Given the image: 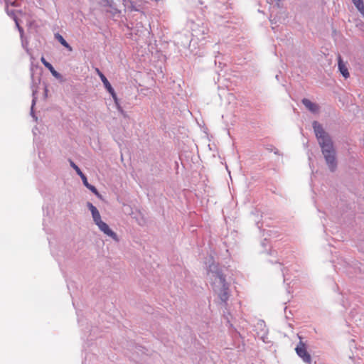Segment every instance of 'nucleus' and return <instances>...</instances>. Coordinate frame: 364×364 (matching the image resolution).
<instances>
[{
  "label": "nucleus",
  "mask_w": 364,
  "mask_h": 364,
  "mask_svg": "<svg viewBox=\"0 0 364 364\" xmlns=\"http://www.w3.org/2000/svg\"><path fill=\"white\" fill-rule=\"evenodd\" d=\"M297 355L304 360V362L310 364L311 362V358L310 354L306 350V345L304 342L300 341L299 344L295 348Z\"/></svg>",
  "instance_id": "7ed1b4c3"
},
{
  "label": "nucleus",
  "mask_w": 364,
  "mask_h": 364,
  "mask_svg": "<svg viewBox=\"0 0 364 364\" xmlns=\"http://www.w3.org/2000/svg\"><path fill=\"white\" fill-rule=\"evenodd\" d=\"M96 72H97V73L99 75H100V73H102L100 72V70L98 68H97V69H96Z\"/></svg>",
  "instance_id": "4468645a"
},
{
  "label": "nucleus",
  "mask_w": 364,
  "mask_h": 364,
  "mask_svg": "<svg viewBox=\"0 0 364 364\" xmlns=\"http://www.w3.org/2000/svg\"><path fill=\"white\" fill-rule=\"evenodd\" d=\"M55 38L58 41L66 48H68L70 51L72 50L71 46L66 42V41L63 38V37L59 33L55 34Z\"/></svg>",
  "instance_id": "9d476101"
},
{
  "label": "nucleus",
  "mask_w": 364,
  "mask_h": 364,
  "mask_svg": "<svg viewBox=\"0 0 364 364\" xmlns=\"http://www.w3.org/2000/svg\"><path fill=\"white\" fill-rule=\"evenodd\" d=\"M302 103L309 110L312 112H316L318 110V106L316 104L312 102L309 99H303Z\"/></svg>",
  "instance_id": "1a4fd4ad"
},
{
  "label": "nucleus",
  "mask_w": 364,
  "mask_h": 364,
  "mask_svg": "<svg viewBox=\"0 0 364 364\" xmlns=\"http://www.w3.org/2000/svg\"><path fill=\"white\" fill-rule=\"evenodd\" d=\"M312 126L326 162L329 169L331 171H334L337 166V162L336 151L331 138L318 122L314 121Z\"/></svg>",
  "instance_id": "f257e3e1"
},
{
  "label": "nucleus",
  "mask_w": 364,
  "mask_h": 364,
  "mask_svg": "<svg viewBox=\"0 0 364 364\" xmlns=\"http://www.w3.org/2000/svg\"><path fill=\"white\" fill-rule=\"evenodd\" d=\"M100 77L102 82H103V84H104L105 88L107 89V90L111 94V95L113 97L114 100L117 104V95H116L114 89L112 88L111 84L109 83V82L107 79V77L104 75L103 73H100Z\"/></svg>",
  "instance_id": "20e7f679"
},
{
  "label": "nucleus",
  "mask_w": 364,
  "mask_h": 364,
  "mask_svg": "<svg viewBox=\"0 0 364 364\" xmlns=\"http://www.w3.org/2000/svg\"><path fill=\"white\" fill-rule=\"evenodd\" d=\"M353 3L360 12L364 14V4L363 0H352Z\"/></svg>",
  "instance_id": "9b49d317"
},
{
  "label": "nucleus",
  "mask_w": 364,
  "mask_h": 364,
  "mask_svg": "<svg viewBox=\"0 0 364 364\" xmlns=\"http://www.w3.org/2000/svg\"><path fill=\"white\" fill-rule=\"evenodd\" d=\"M46 68H47L50 70V72L54 77H59V75H60L59 73L54 69V68L50 63L46 64Z\"/></svg>",
  "instance_id": "f8f14e48"
},
{
  "label": "nucleus",
  "mask_w": 364,
  "mask_h": 364,
  "mask_svg": "<svg viewBox=\"0 0 364 364\" xmlns=\"http://www.w3.org/2000/svg\"><path fill=\"white\" fill-rule=\"evenodd\" d=\"M70 164L71 167H73L75 169V171H76L77 175L80 176L85 186H86L89 190H90L98 198H102L101 194L98 192V191L94 186H92L88 183L87 177L81 171L80 168L72 160H70Z\"/></svg>",
  "instance_id": "f03ea898"
},
{
  "label": "nucleus",
  "mask_w": 364,
  "mask_h": 364,
  "mask_svg": "<svg viewBox=\"0 0 364 364\" xmlns=\"http://www.w3.org/2000/svg\"><path fill=\"white\" fill-rule=\"evenodd\" d=\"M41 61L42 62V63L44 65L45 67H46V64L49 63L48 61H46V60L45 59L44 57H41Z\"/></svg>",
  "instance_id": "ddd939ff"
},
{
  "label": "nucleus",
  "mask_w": 364,
  "mask_h": 364,
  "mask_svg": "<svg viewBox=\"0 0 364 364\" xmlns=\"http://www.w3.org/2000/svg\"><path fill=\"white\" fill-rule=\"evenodd\" d=\"M338 69L342 74V75L345 78H348L350 75L348 68L346 67V64L343 61L341 55L338 56Z\"/></svg>",
  "instance_id": "6e6552de"
},
{
  "label": "nucleus",
  "mask_w": 364,
  "mask_h": 364,
  "mask_svg": "<svg viewBox=\"0 0 364 364\" xmlns=\"http://www.w3.org/2000/svg\"><path fill=\"white\" fill-rule=\"evenodd\" d=\"M87 205L91 211L93 220L95 221V224L97 225L100 223V222H102V220H101L100 214L97 208L94 206L91 203H87Z\"/></svg>",
  "instance_id": "0eeeda50"
},
{
  "label": "nucleus",
  "mask_w": 364,
  "mask_h": 364,
  "mask_svg": "<svg viewBox=\"0 0 364 364\" xmlns=\"http://www.w3.org/2000/svg\"><path fill=\"white\" fill-rule=\"evenodd\" d=\"M218 279L223 287L222 292L220 294V298L223 301H226L228 299V288L225 284V279L222 274H218Z\"/></svg>",
  "instance_id": "39448f33"
},
{
  "label": "nucleus",
  "mask_w": 364,
  "mask_h": 364,
  "mask_svg": "<svg viewBox=\"0 0 364 364\" xmlns=\"http://www.w3.org/2000/svg\"><path fill=\"white\" fill-rule=\"evenodd\" d=\"M97 225L98 226L100 230L102 232H103L105 234H106L107 235L112 237L113 239H114L116 240H117V237L116 233L114 232L109 228V227L108 226V225L107 223H105V222L102 221V222H100V223H98Z\"/></svg>",
  "instance_id": "423d86ee"
}]
</instances>
